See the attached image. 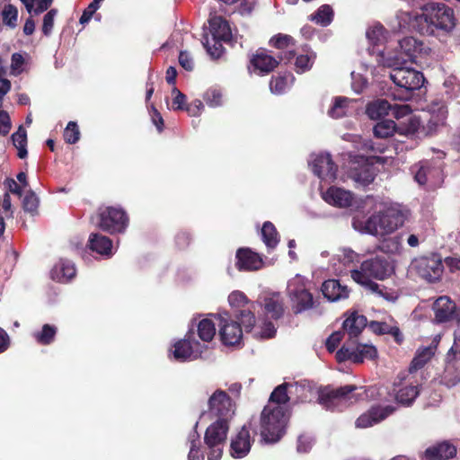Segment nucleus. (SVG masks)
I'll list each match as a JSON object with an SVG mask.
<instances>
[{"label":"nucleus","instance_id":"1","mask_svg":"<svg viewBox=\"0 0 460 460\" xmlns=\"http://www.w3.org/2000/svg\"><path fill=\"white\" fill-rule=\"evenodd\" d=\"M394 31L412 29L421 35L441 37L451 33L456 27L454 11L443 3H431L421 8L420 14L400 11Z\"/></svg>","mask_w":460,"mask_h":460},{"label":"nucleus","instance_id":"2","mask_svg":"<svg viewBox=\"0 0 460 460\" xmlns=\"http://www.w3.org/2000/svg\"><path fill=\"white\" fill-rule=\"evenodd\" d=\"M378 63L392 68L389 77L396 88L391 92L394 100L408 101L415 91L424 84L423 74L412 67L405 66L402 57L393 56L389 53H381Z\"/></svg>","mask_w":460,"mask_h":460},{"label":"nucleus","instance_id":"3","mask_svg":"<svg viewBox=\"0 0 460 460\" xmlns=\"http://www.w3.org/2000/svg\"><path fill=\"white\" fill-rule=\"evenodd\" d=\"M406 215L399 206H390L380 210L365 221L354 220L353 227L363 234L376 236L389 234L401 227Z\"/></svg>","mask_w":460,"mask_h":460},{"label":"nucleus","instance_id":"4","mask_svg":"<svg viewBox=\"0 0 460 460\" xmlns=\"http://www.w3.org/2000/svg\"><path fill=\"white\" fill-rule=\"evenodd\" d=\"M367 398V391L356 385H345L337 389L325 387L319 392L318 402L327 410L343 409Z\"/></svg>","mask_w":460,"mask_h":460},{"label":"nucleus","instance_id":"5","mask_svg":"<svg viewBox=\"0 0 460 460\" xmlns=\"http://www.w3.org/2000/svg\"><path fill=\"white\" fill-rule=\"evenodd\" d=\"M393 271V267L387 260L384 257L376 256L364 261L359 269L350 271V276L358 284L371 291H376L378 289V284L372 279L383 280L391 276Z\"/></svg>","mask_w":460,"mask_h":460},{"label":"nucleus","instance_id":"6","mask_svg":"<svg viewBox=\"0 0 460 460\" xmlns=\"http://www.w3.org/2000/svg\"><path fill=\"white\" fill-rule=\"evenodd\" d=\"M288 420V411L268 403L261 414V437L265 443H276L285 434Z\"/></svg>","mask_w":460,"mask_h":460},{"label":"nucleus","instance_id":"7","mask_svg":"<svg viewBox=\"0 0 460 460\" xmlns=\"http://www.w3.org/2000/svg\"><path fill=\"white\" fill-rule=\"evenodd\" d=\"M228 429V421L224 420H217L208 427L204 438L208 449V460L221 459Z\"/></svg>","mask_w":460,"mask_h":460},{"label":"nucleus","instance_id":"8","mask_svg":"<svg viewBox=\"0 0 460 460\" xmlns=\"http://www.w3.org/2000/svg\"><path fill=\"white\" fill-rule=\"evenodd\" d=\"M288 292L296 314L314 306L313 295L306 289L305 278L296 275L288 284Z\"/></svg>","mask_w":460,"mask_h":460},{"label":"nucleus","instance_id":"9","mask_svg":"<svg viewBox=\"0 0 460 460\" xmlns=\"http://www.w3.org/2000/svg\"><path fill=\"white\" fill-rule=\"evenodd\" d=\"M411 267L420 278L429 282L439 280L444 271L442 259L438 255L415 259Z\"/></svg>","mask_w":460,"mask_h":460},{"label":"nucleus","instance_id":"10","mask_svg":"<svg viewBox=\"0 0 460 460\" xmlns=\"http://www.w3.org/2000/svg\"><path fill=\"white\" fill-rule=\"evenodd\" d=\"M97 226L110 234L121 233L128 226V217L125 212L117 208H106L98 216Z\"/></svg>","mask_w":460,"mask_h":460},{"label":"nucleus","instance_id":"11","mask_svg":"<svg viewBox=\"0 0 460 460\" xmlns=\"http://www.w3.org/2000/svg\"><path fill=\"white\" fill-rule=\"evenodd\" d=\"M208 409L218 420L229 421L234 414L235 404L226 392L216 390L208 398Z\"/></svg>","mask_w":460,"mask_h":460},{"label":"nucleus","instance_id":"12","mask_svg":"<svg viewBox=\"0 0 460 460\" xmlns=\"http://www.w3.org/2000/svg\"><path fill=\"white\" fill-rule=\"evenodd\" d=\"M309 166L313 172L323 181H333L336 179L337 165L328 153L311 155Z\"/></svg>","mask_w":460,"mask_h":460},{"label":"nucleus","instance_id":"13","mask_svg":"<svg viewBox=\"0 0 460 460\" xmlns=\"http://www.w3.org/2000/svg\"><path fill=\"white\" fill-rule=\"evenodd\" d=\"M352 161L353 166L350 167L349 176L358 187H366L373 182L376 172L372 164L367 162V158L363 155H354Z\"/></svg>","mask_w":460,"mask_h":460},{"label":"nucleus","instance_id":"14","mask_svg":"<svg viewBox=\"0 0 460 460\" xmlns=\"http://www.w3.org/2000/svg\"><path fill=\"white\" fill-rule=\"evenodd\" d=\"M220 326L219 334L225 345L234 346L240 343L243 331L240 324L229 319L228 314H213Z\"/></svg>","mask_w":460,"mask_h":460},{"label":"nucleus","instance_id":"15","mask_svg":"<svg viewBox=\"0 0 460 460\" xmlns=\"http://www.w3.org/2000/svg\"><path fill=\"white\" fill-rule=\"evenodd\" d=\"M207 347L197 341H191L190 335L176 341L171 353L173 358L181 362L194 360L199 358Z\"/></svg>","mask_w":460,"mask_h":460},{"label":"nucleus","instance_id":"16","mask_svg":"<svg viewBox=\"0 0 460 460\" xmlns=\"http://www.w3.org/2000/svg\"><path fill=\"white\" fill-rule=\"evenodd\" d=\"M377 351L373 345L358 344L356 347L342 346L336 353L338 361L350 360L354 363H361L365 359H373Z\"/></svg>","mask_w":460,"mask_h":460},{"label":"nucleus","instance_id":"17","mask_svg":"<svg viewBox=\"0 0 460 460\" xmlns=\"http://www.w3.org/2000/svg\"><path fill=\"white\" fill-rule=\"evenodd\" d=\"M253 441L248 428L245 425L243 426L240 430L231 438L230 456L235 459L245 457L250 453Z\"/></svg>","mask_w":460,"mask_h":460},{"label":"nucleus","instance_id":"18","mask_svg":"<svg viewBox=\"0 0 460 460\" xmlns=\"http://www.w3.org/2000/svg\"><path fill=\"white\" fill-rule=\"evenodd\" d=\"M429 119L426 124L428 134H433L446 125L447 108L441 101L433 102L428 106Z\"/></svg>","mask_w":460,"mask_h":460},{"label":"nucleus","instance_id":"19","mask_svg":"<svg viewBox=\"0 0 460 460\" xmlns=\"http://www.w3.org/2000/svg\"><path fill=\"white\" fill-rule=\"evenodd\" d=\"M394 411L393 406H377L372 407L368 411L361 414L356 420L355 424L357 428L366 429L375 424L379 423Z\"/></svg>","mask_w":460,"mask_h":460},{"label":"nucleus","instance_id":"20","mask_svg":"<svg viewBox=\"0 0 460 460\" xmlns=\"http://www.w3.org/2000/svg\"><path fill=\"white\" fill-rule=\"evenodd\" d=\"M399 49L386 51L393 56L402 57L405 60L414 61L415 58L423 51V43L413 37H406L398 42Z\"/></svg>","mask_w":460,"mask_h":460},{"label":"nucleus","instance_id":"21","mask_svg":"<svg viewBox=\"0 0 460 460\" xmlns=\"http://www.w3.org/2000/svg\"><path fill=\"white\" fill-rule=\"evenodd\" d=\"M415 180L420 185L429 183L434 186L438 183L441 169L439 166L433 165L430 162L425 161L415 166Z\"/></svg>","mask_w":460,"mask_h":460},{"label":"nucleus","instance_id":"22","mask_svg":"<svg viewBox=\"0 0 460 460\" xmlns=\"http://www.w3.org/2000/svg\"><path fill=\"white\" fill-rule=\"evenodd\" d=\"M322 197L328 204L339 208L349 207L353 201V194L350 191L334 186L323 192Z\"/></svg>","mask_w":460,"mask_h":460},{"label":"nucleus","instance_id":"23","mask_svg":"<svg viewBox=\"0 0 460 460\" xmlns=\"http://www.w3.org/2000/svg\"><path fill=\"white\" fill-rule=\"evenodd\" d=\"M433 311L438 323L448 322L456 316V304L447 296L438 297L433 304Z\"/></svg>","mask_w":460,"mask_h":460},{"label":"nucleus","instance_id":"24","mask_svg":"<svg viewBox=\"0 0 460 460\" xmlns=\"http://www.w3.org/2000/svg\"><path fill=\"white\" fill-rule=\"evenodd\" d=\"M236 267L240 270H256L262 266V260L250 249H239L236 252Z\"/></svg>","mask_w":460,"mask_h":460},{"label":"nucleus","instance_id":"25","mask_svg":"<svg viewBox=\"0 0 460 460\" xmlns=\"http://www.w3.org/2000/svg\"><path fill=\"white\" fill-rule=\"evenodd\" d=\"M253 72L257 74H268L271 72L279 64V61L269 55L266 50L261 49L251 59Z\"/></svg>","mask_w":460,"mask_h":460},{"label":"nucleus","instance_id":"26","mask_svg":"<svg viewBox=\"0 0 460 460\" xmlns=\"http://www.w3.org/2000/svg\"><path fill=\"white\" fill-rule=\"evenodd\" d=\"M322 292L329 301L336 302L349 297V290L336 279H328L322 285Z\"/></svg>","mask_w":460,"mask_h":460},{"label":"nucleus","instance_id":"27","mask_svg":"<svg viewBox=\"0 0 460 460\" xmlns=\"http://www.w3.org/2000/svg\"><path fill=\"white\" fill-rule=\"evenodd\" d=\"M88 246L93 252L104 258H111L114 253L112 241L101 234H91Z\"/></svg>","mask_w":460,"mask_h":460},{"label":"nucleus","instance_id":"28","mask_svg":"<svg viewBox=\"0 0 460 460\" xmlns=\"http://www.w3.org/2000/svg\"><path fill=\"white\" fill-rule=\"evenodd\" d=\"M75 264L67 260H59L50 272L51 279L58 282H67L75 276Z\"/></svg>","mask_w":460,"mask_h":460},{"label":"nucleus","instance_id":"29","mask_svg":"<svg viewBox=\"0 0 460 460\" xmlns=\"http://www.w3.org/2000/svg\"><path fill=\"white\" fill-rule=\"evenodd\" d=\"M210 32L213 40L229 41L232 38V31L228 22L220 16L211 17L209 20Z\"/></svg>","mask_w":460,"mask_h":460},{"label":"nucleus","instance_id":"30","mask_svg":"<svg viewBox=\"0 0 460 460\" xmlns=\"http://www.w3.org/2000/svg\"><path fill=\"white\" fill-rule=\"evenodd\" d=\"M367 320L365 315L353 312L343 323V330L350 338L358 337L367 326Z\"/></svg>","mask_w":460,"mask_h":460},{"label":"nucleus","instance_id":"31","mask_svg":"<svg viewBox=\"0 0 460 460\" xmlns=\"http://www.w3.org/2000/svg\"><path fill=\"white\" fill-rule=\"evenodd\" d=\"M425 454L434 460H447L456 456V448L454 445L445 441L427 448Z\"/></svg>","mask_w":460,"mask_h":460},{"label":"nucleus","instance_id":"32","mask_svg":"<svg viewBox=\"0 0 460 460\" xmlns=\"http://www.w3.org/2000/svg\"><path fill=\"white\" fill-rule=\"evenodd\" d=\"M369 329L377 334H391L397 343H401L403 340V336L395 324H390L385 322L372 321L368 324Z\"/></svg>","mask_w":460,"mask_h":460},{"label":"nucleus","instance_id":"33","mask_svg":"<svg viewBox=\"0 0 460 460\" xmlns=\"http://www.w3.org/2000/svg\"><path fill=\"white\" fill-rule=\"evenodd\" d=\"M392 108L386 100L378 99L374 101L367 106V114L372 119H378L388 114Z\"/></svg>","mask_w":460,"mask_h":460},{"label":"nucleus","instance_id":"34","mask_svg":"<svg viewBox=\"0 0 460 460\" xmlns=\"http://www.w3.org/2000/svg\"><path fill=\"white\" fill-rule=\"evenodd\" d=\"M292 387V385L284 383L277 386L271 393L269 403H272L275 406H280L283 410H287L286 404L289 401L288 395V388Z\"/></svg>","mask_w":460,"mask_h":460},{"label":"nucleus","instance_id":"35","mask_svg":"<svg viewBox=\"0 0 460 460\" xmlns=\"http://www.w3.org/2000/svg\"><path fill=\"white\" fill-rule=\"evenodd\" d=\"M349 103L350 100L347 97H335L328 111V115L333 119H340L345 116L349 111Z\"/></svg>","mask_w":460,"mask_h":460},{"label":"nucleus","instance_id":"36","mask_svg":"<svg viewBox=\"0 0 460 460\" xmlns=\"http://www.w3.org/2000/svg\"><path fill=\"white\" fill-rule=\"evenodd\" d=\"M418 386L412 384L407 385L396 391V401L403 405H410L418 396Z\"/></svg>","mask_w":460,"mask_h":460},{"label":"nucleus","instance_id":"37","mask_svg":"<svg viewBox=\"0 0 460 460\" xmlns=\"http://www.w3.org/2000/svg\"><path fill=\"white\" fill-rule=\"evenodd\" d=\"M436 346L424 347L418 349L416 356L411 361L410 370H417L422 367L435 354Z\"/></svg>","mask_w":460,"mask_h":460},{"label":"nucleus","instance_id":"38","mask_svg":"<svg viewBox=\"0 0 460 460\" xmlns=\"http://www.w3.org/2000/svg\"><path fill=\"white\" fill-rule=\"evenodd\" d=\"M373 132L375 137L378 138H387L394 133H398V127L392 119L382 120L374 127Z\"/></svg>","mask_w":460,"mask_h":460},{"label":"nucleus","instance_id":"39","mask_svg":"<svg viewBox=\"0 0 460 460\" xmlns=\"http://www.w3.org/2000/svg\"><path fill=\"white\" fill-rule=\"evenodd\" d=\"M447 362L442 376V383L447 387H453L460 383V367L455 362Z\"/></svg>","mask_w":460,"mask_h":460},{"label":"nucleus","instance_id":"40","mask_svg":"<svg viewBox=\"0 0 460 460\" xmlns=\"http://www.w3.org/2000/svg\"><path fill=\"white\" fill-rule=\"evenodd\" d=\"M261 238L266 246L273 249L279 242V237L274 225L270 222H265L261 228Z\"/></svg>","mask_w":460,"mask_h":460},{"label":"nucleus","instance_id":"41","mask_svg":"<svg viewBox=\"0 0 460 460\" xmlns=\"http://www.w3.org/2000/svg\"><path fill=\"white\" fill-rule=\"evenodd\" d=\"M13 146L18 150V156L23 159L27 156V133L22 126H20L16 132L12 135Z\"/></svg>","mask_w":460,"mask_h":460},{"label":"nucleus","instance_id":"42","mask_svg":"<svg viewBox=\"0 0 460 460\" xmlns=\"http://www.w3.org/2000/svg\"><path fill=\"white\" fill-rule=\"evenodd\" d=\"M387 31L384 26L378 22H376L369 26L367 30L366 36L368 41L373 45L382 44L386 40Z\"/></svg>","mask_w":460,"mask_h":460},{"label":"nucleus","instance_id":"43","mask_svg":"<svg viewBox=\"0 0 460 460\" xmlns=\"http://www.w3.org/2000/svg\"><path fill=\"white\" fill-rule=\"evenodd\" d=\"M198 334L200 340L208 342L216 334L215 323L209 318L202 319L198 324Z\"/></svg>","mask_w":460,"mask_h":460},{"label":"nucleus","instance_id":"44","mask_svg":"<svg viewBox=\"0 0 460 460\" xmlns=\"http://www.w3.org/2000/svg\"><path fill=\"white\" fill-rule=\"evenodd\" d=\"M3 23L11 29L17 26L18 9L13 4H7L1 10Z\"/></svg>","mask_w":460,"mask_h":460},{"label":"nucleus","instance_id":"45","mask_svg":"<svg viewBox=\"0 0 460 460\" xmlns=\"http://www.w3.org/2000/svg\"><path fill=\"white\" fill-rule=\"evenodd\" d=\"M333 17V12L330 5H322L315 13L311 15V20L322 26H327L331 23Z\"/></svg>","mask_w":460,"mask_h":460},{"label":"nucleus","instance_id":"46","mask_svg":"<svg viewBox=\"0 0 460 460\" xmlns=\"http://www.w3.org/2000/svg\"><path fill=\"white\" fill-rule=\"evenodd\" d=\"M57 328L53 325L44 324L42 330L33 333L35 340L40 344H49L54 340Z\"/></svg>","mask_w":460,"mask_h":460},{"label":"nucleus","instance_id":"47","mask_svg":"<svg viewBox=\"0 0 460 460\" xmlns=\"http://www.w3.org/2000/svg\"><path fill=\"white\" fill-rule=\"evenodd\" d=\"M397 127L399 135L411 136L414 135L420 127V120L416 116H411Z\"/></svg>","mask_w":460,"mask_h":460},{"label":"nucleus","instance_id":"48","mask_svg":"<svg viewBox=\"0 0 460 460\" xmlns=\"http://www.w3.org/2000/svg\"><path fill=\"white\" fill-rule=\"evenodd\" d=\"M265 310L272 318H279L283 313V305L278 296H273L265 300Z\"/></svg>","mask_w":460,"mask_h":460},{"label":"nucleus","instance_id":"49","mask_svg":"<svg viewBox=\"0 0 460 460\" xmlns=\"http://www.w3.org/2000/svg\"><path fill=\"white\" fill-rule=\"evenodd\" d=\"M292 38L288 35H278L270 40V43L277 49H288L285 53V58L289 60L293 56V49L290 47Z\"/></svg>","mask_w":460,"mask_h":460},{"label":"nucleus","instance_id":"50","mask_svg":"<svg viewBox=\"0 0 460 460\" xmlns=\"http://www.w3.org/2000/svg\"><path fill=\"white\" fill-rule=\"evenodd\" d=\"M382 249L388 253H399L402 249V236L395 235L385 239L382 243Z\"/></svg>","mask_w":460,"mask_h":460},{"label":"nucleus","instance_id":"51","mask_svg":"<svg viewBox=\"0 0 460 460\" xmlns=\"http://www.w3.org/2000/svg\"><path fill=\"white\" fill-rule=\"evenodd\" d=\"M290 83L291 78L289 75L277 76L271 79L270 83V88L273 93L280 94L289 87Z\"/></svg>","mask_w":460,"mask_h":460},{"label":"nucleus","instance_id":"52","mask_svg":"<svg viewBox=\"0 0 460 460\" xmlns=\"http://www.w3.org/2000/svg\"><path fill=\"white\" fill-rule=\"evenodd\" d=\"M460 359V329L454 332V342L447 353L446 361L456 362Z\"/></svg>","mask_w":460,"mask_h":460},{"label":"nucleus","instance_id":"53","mask_svg":"<svg viewBox=\"0 0 460 460\" xmlns=\"http://www.w3.org/2000/svg\"><path fill=\"white\" fill-rule=\"evenodd\" d=\"M80 138V131L75 122L70 121L64 131V139L68 144H75Z\"/></svg>","mask_w":460,"mask_h":460},{"label":"nucleus","instance_id":"54","mask_svg":"<svg viewBox=\"0 0 460 460\" xmlns=\"http://www.w3.org/2000/svg\"><path fill=\"white\" fill-rule=\"evenodd\" d=\"M314 56L313 54L299 55L296 59V68L298 73H304L309 70L314 63Z\"/></svg>","mask_w":460,"mask_h":460},{"label":"nucleus","instance_id":"55","mask_svg":"<svg viewBox=\"0 0 460 460\" xmlns=\"http://www.w3.org/2000/svg\"><path fill=\"white\" fill-rule=\"evenodd\" d=\"M199 434L193 431L190 437L189 441L190 443V448L188 455L189 460H204V456L200 453L199 448L197 447L196 441L199 439Z\"/></svg>","mask_w":460,"mask_h":460},{"label":"nucleus","instance_id":"56","mask_svg":"<svg viewBox=\"0 0 460 460\" xmlns=\"http://www.w3.org/2000/svg\"><path fill=\"white\" fill-rule=\"evenodd\" d=\"M58 14L57 9H50L43 17L42 32L45 36H49L52 32L54 21Z\"/></svg>","mask_w":460,"mask_h":460},{"label":"nucleus","instance_id":"57","mask_svg":"<svg viewBox=\"0 0 460 460\" xmlns=\"http://www.w3.org/2000/svg\"><path fill=\"white\" fill-rule=\"evenodd\" d=\"M248 302H249V300H248L247 296H245V294L239 290L233 291L228 296V303L231 307H235V308L243 307L245 305H247Z\"/></svg>","mask_w":460,"mask_h":460},{"label":"nucleus","instance_id":"58","mask_svg":"<svg viewBox=\"0 0 460 460\" xmlns=\"http://www.w3.org/2000/svg\"><path fill=\"white\" fill-rule=\"evenodd\" d=\"M204 100L210 107H217L222 104V93L217 89H209L204 95Z\"/></svg>","mask_w":460,"mask_h":460},{"label":"nucleus","instance_id":"59","mask_svg":"<svg viewBox=\"0 0 460 460\" xmlns=\"http://www.w3.org/2000/svg\"><path fill=\"white\" fill-rule=\"evenodd\" d=\"M26 63L25 57L20 53H13L11 58V70L13 75H20L23 71Z\"/></svg>","mask_w":460,"mask_h":460},{"label":"nucleus","instance_id":"60","mask_svg":"<svg viewBox=\"0 0 460 460\" xmlns=\"http://www.w3.org/2000/svg\"><path fill=\"white\" fill-rule=\"evenodd\" d=\"M351 87L357 93H360L367 85V80L359 73H351Z\"/></svg>","mask_w":460,"mask_h":460},{"label":"nucleus","instance_id":"61","mask_svg":"<svg viewBox=\"0 0 460 460\" xmlns=\"http://www.w3.org/2000/svg\"><path fill=\"white\" fill-rule=\"evenodd\" d=\"M340 260L345 264L349 265L351 263H354L356 261H358L359 255L349 248H343L341 251Z\"/></svg>","mask_w":460,"mask_h":460},{"label":"nucleus","instance_id":"62","mask_svg":"<svg viewBox=\"0 0 460 460\" xmlns=\"http://www.w3.org/2000/svg\"><path fill=\"white\" fill-rule=\"evenodd\" d=\"M240 322L247 332L251 331L255 323V316L251 311H242Z\"/></svg>","mask_w":460,"mask_h":460},{"label":"nucleus","instance_id":"63","mask_svg":"<svg viewBox=\"0 0 460 460\" xmlns=\"http://www.w3.org/2000/svg\"><path fill=\"white\" fill-rule=\"evenodd\" d=\"M392 111V114L399 119L402 118L404 116L409 115L411 112V108L409 104L403 103V104H394L392 105V108L390 110Z\"/></svg>","mask_w":460,"mask_h":460},{"label":"nucleus","instance_id":"64","mask_svg":"<svg viewBox=\"0 0 460 460\" xmlns=\"http://www.w3.org/2000/svg\"><path fill=\"white\" fill-rule=\"evenodd\" d=\"M39 205V200L36 195L32 192L27 194L23 199V208L26 211L34 212Z\"/></svg>","mask_w":460,"mask_h":460}]
</instances>
